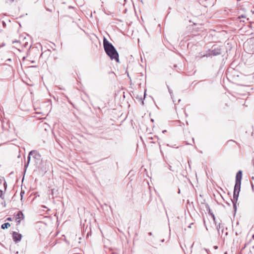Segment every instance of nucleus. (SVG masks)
I'll return each mask as SVG.
<instances>
[{
	"mask_svg": "<svg viewBox=\"0 0 254 254\" xmlns=\"http://www.w3.org/2000/svg\"><path fill=\"white\" fill-rule=\"evenodd\" d=\"M103 45L105 51L111 60L115 59L118 63L119 62V54L114 46L110 43L105 38L103 40Z\"/></svg>",
	"mask_w": 254,
	"mask_h": 254,
	"instance_id": "obj_1",
	"label": "nucleus"
},
{
	"mask_svg": "<svg viewBox=\"0 0 254 254\" xmlns=\"http://www.w3.org/2000/svg\"><path fill=\"white\" fill-rule=\"evenodd\" d=\"M31 156H32L33 158L37 160H40L41 159L40 154L39 153H38L36 150H32L30 151L27 158V163L25 165V170L26 169V168L28 167V164L30 162Z\"/></svg>",
	"mask_w": 254,
	"mask_h": 254,
	"instance_id": "obj_2",
	"label": "nucleus"
},
{
	"mask_svg": "<svg viewBox=\"0 0 254 254\" xmlns=\"http://www.w3.org/2000/svg\"><path fill=\"white\" fill-rule=\"evenodd\" d=\"M211 53L209 54V56L210 55L213 56H217L221 53V48L220 46L218 45H213L212 47V49L210 51Z\"/></svg>",
	"mask_w": 254,
	"mask_h": 254,
	"instance_id": "obj_3",
	"label": "nucleus"
},
{
	"mask_svg": "<svg viewBox=\"0 0 254 254\" xmlns=\"http://www.w3.org/2000/svg\"><path fill=\"white\" fill-rule=\"evenodd\" d=\"M24 216L23 213L21 211H19L15 215V220L17 222V225L20 224L21 221L24 219Z\"/></svg>",
	"mask_w": 254,
	"mask_h": 254,
	"instance_id": "obj_4",
	"label": "nucleus"
},
{
	"mask_svg": "<svg viewBox=\"0 0 254 254\" xmlns=\"http://www.w3.org/2000/svg\"><path fill=\"white\" fill-rule=\"evenodd\" d=\"M22 238V235L20 234H19L16 232H13L12 233V238L13 241L17 243L21 241Z\"/></svg>",
	"mask_w": 254,
	"mask_h": 254,
	"instance_id": "obj_5",
	"label": "nucleus"
},
{
	"mask_svg": "<svg viewBox=\"0 0 254 254\" xmlns=\"http://www.w3.org/2000/svg\"><path fill=\"white\" fill-rule=\"evenodd\" d=\"M241 182H235L234 192L239 193L240 191Z\"/></svg>",
	"mask_w": 254,
	"mask_h": 254,
	"instance_id": "obj_6",
	"label": "nucleus"
},
{
	"mask_svg": "<svg viewBox=\"0 0 254 254\" xmlns=\"http://www.w3.org/2000/svg\"><path fill=\"white\" fill-rule=\"evenodd\" d=\"M239 194V193H236L235 192H234L233 194V199L232 200V201L233 203L234 208H235V209H236V202L238 200Z\"/></svg>",
	"mask_w": 254,
	"mask_h": 254,
	"instance_id": "obj_7",
	"label": "nucleus"
},
{
	"mask_svg": "<svg viewBox=\"0 0 254 254\" xmlns=\"http://www.w3.org/2000/svg\"><path fill=\"white\" fill-rule=\"evenodd\" d=\"M242 177V172L241 171H239L236 174V182H241Z\"/></svg>",
	"mask_w": 254,
	"mask_h": 254,
	"instance_id": "obj_8",
	"label": "nucleus"
},
{
	"mask_svg": "<svg viewBox=\"0 0 254 254\" xmlns=\"http://www.w3.org/2000/svg\"><path fill=\"white\" fill-rule=\"evenodd\" d=\"M10 226V224L9 223H4V224H2L1 228L2 229H5L6 228H8Z\"/></svg>",
	"mask_w": 254,
	"mask_h": 254,
	"instance_id": "obj_9",
	"label": "nucleus"
},
{
	"mask_svg": "<svg viewBox=\"0 0 254 254\" xmlns=\"http://www.w3.org/2000/svg\"><path fill=\"white\" fill-rule=\"evenodd\" d=\"M217 231H218V233L219 234V235H220V229L221 228V224L220 223L219 224V225L218 226H217Z\"/></svg>",
	"mask_w": 254,
	"mask_h": 254,
	"instance_id": "obj_10",
	"label": "nucleus"
},
{
	"mask_svg": "<svg viewBox=\"0 0 254 254\" xmlns=\"http://www.w3.org/2000/svg\"><path fill=\"white\" fill-rule=\"evenodd\" d=\"M3 195V191L2 190H0V197H2Z\"/></svg>",
	"mask_w": 254,
	"mask_h": 254,
	"instance_id": "obj_11",
	"label": "nucleus"
},
{
	"mask_svg": "<svg viewBox=\"0 0 254 254\" xmlns=\"http://www.w3.org/2000/svg\"><path fill=\"white\" fill-rule=\"evenodd\" d=\"M24 193V191H21V193H20V195H21V199H22V197H23V194Z\"/></svg>",
	"mask_w": 254,
	"mask_h": 254,
	"instance_id": "obj_12",
	"label": "nucleus"
},
{
	"mask_svg": "<svg viewBox=\"0 0 254 254\" xmlns=\"http://www.w3.org/2000/svg\"><path fill=\"white\" fill-rule=\"evenodd\" d=\"M6 220L8 221H11L12 219L10 217H8L6 219Z\"/></svg>",
	"mask_w": 254,
	"mask_h": 254,
	"instance_id": "obj_13",
	"label": "nucleus"
},
{
	"mask_svg": "<svg viewBox=\"0 0 254 254\" xmlns=\"http://www.w3.org/2000/svg\"><path fill=\"white\" fill-rule=\"evenodd\" d=\"M0 23L2 24V25L4 26L5 24V22L4 21H1L0 22Z\"/></svg>",
	"mask_w": 254,
	"mask_h": 254,
	"instance_id": "obj_14",
	"label": "nucleus"
},
{
	"mask_svg": "<svg viewBox=\"0 0 254 254\" xmlns=\"http://www.w3.org/2000/svg\"><path fill=\"white\" fill-rule=\"evenodd\" d=\"M213 217V219L215 220V217H214V215L213 214H212Z\"/></svg>",
	"mask_w": 254,
	"mask_h": 254,
	"instance_id": "obj_15",
	"label": "nucleus"
},
{
	"mask_svg": "<svg viewBox=\"0 0 254 254\" xmlns=\"http://www.w3.org/2000/svg\"><path fill=\"white\" fill-rule=\"evenodd\" d=\"M10 2H12L14 1V0H9Z\"/></svg>",
	"mask_w": 254,
	"mask_h": 254,
	"instance_id": "obj_16",
	"label": "nucleus"
},
{
	"mask_svg": "<svg viewBox=\"0 0 254 254\" xmlns=\"http://www.w3.org/2000/svg\"><path fill=\"white\" fill-rule=\"evenodd\" d=\"M169 92H170V94H172V92L169 90Z\"/></svg>",
	"mask_w": 254,
	"mask_h": 254,
	"instance_id": "obj_17",
	"label": "nucleus"
},
{
	"mask_svg": "<svg viewBox=\"0 0 254 254\" xmlns=\"http://www.w3.org/2000/svg\"><path fill=\"white\" fill-rule=\"evenodd\" d=\"M252 238L254 239V234L252 236Z\"/></svg>",
	"mask_w": 254,
	"mask_h": 254,
	"instance_id": "obj_18",
	"label": "nucleus"
},
{
	"mask_svg": "<svg viewBox=\"0 0 254 254\" xmlns=\"http://www.w3.org/2000/svg\"><path fill=\"white\" fill-rule=\"evenodd\" d=\"M223 229H222V231H221V233H222V234L223 233Z\"/></svg>",
	"mask_w": 254,
	"mask_h": 254,
	"instance_id": "obj_19",
	"label": "nucleus"
},
{
	"mask_svg": "<svg viewBox=\"0 0 254 254\" xmlns=\"http://www.w3.org/2000/svg\"><path fill=\"white\" fill-rule=\"evenodd\" d=\"M166 131V130H165L163 131V132L164 133V132H165Z\"/></svg>",
	"mask_w": 254,
	"mask_h": 254,
	"instance_id": "obj_20",
	"label": "nucleus"
},
{
	"mask_svg": "<svg viewBox=\"0 0 254 254\" xmlns=\"http://www.w3.org/2000/svg\"><path fill=\"white\" fill-rule=\"evenodd\" d=\"M14 42H18V41H13V43H14Z\"/></svg>",
	"mask_w": 254,
	"mask_h": 254,
	"instance_id": "obj_21",
	"label": "nucleus"
},
{
	"mask_svg": "<svg viewBox=\"0 0 254 254\" xmlns=\"http://www.w3.org/2000/svg\"><path fill=\"white\" fill-rule=\"evenodd\" d=\"M7 60H8V61H11V60H10V59H8Z\"/></svg>",
	"mask_w": 254,
	"mask_h": 254,
	"instance_id": "obj_22",
	"label": "nucleus"
}]
</instances>
